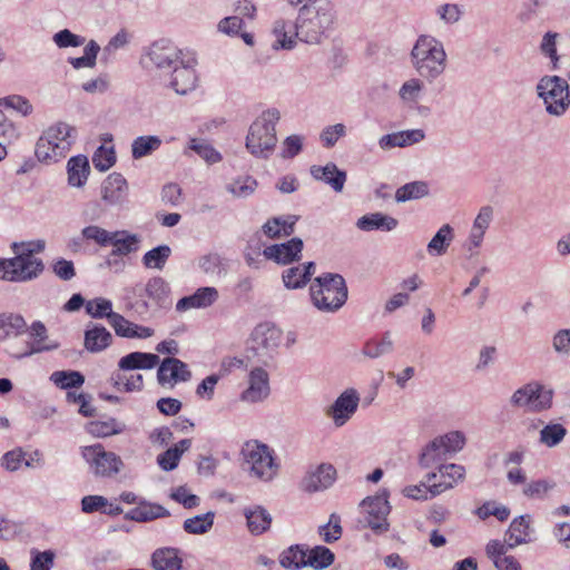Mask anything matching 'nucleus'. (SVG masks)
Wrapping results in <instances>:
<instances>
[{
  "label": "nucleus",
  "mask_w": 570,
  "mask_h": 570,
  "mask_svg": "<svg viewBox=\"0 0 570 570\" xmlns=\"http://www.w3.org/2000/svg\"><path fill=\"white\" fill-rule=\"evenodd\" d=\"M336 12L331 1L320 2L316 6H303L297 11L295 20L277 19L274 22L273 33L276 37L274 48L291 50L299 40L309 45H317L333 29Z\"/></svg>",
  "instance_id": "obj_1"
},
{
  "label": "nucleus",
  "mask_w": 570,
  "mask_h": 570,
  "mask_svg": "<svg viewBox=\"0 0 570 570\" xmlns=\"http://www.w3.org/2000/svg\"><path fill=\"white\" fill-rule=\"evenodd\" d=\"M410 62L419 77L432 83L448 67L443 42L432 35H420L411 49Z\"/></svg>",
  "instance_id": "obj_2"
},
{
  "label": "nucleus",
  "mask_w": 570,
  "mask_h": 570,
  "mask_svg": "<svg viewBox=\"0 0 570 570\" xmlns=\"http://www.w3.org/2000/svg\"><path fill=\"white\" fill-rule=\"evenodd\" d=\"M279 118L277 109H267L249 126L246 149L256 158L267 159L273 154L277 144L275 127Z\"/></svg>",
  "instance_id": "obj_3"
},
{
  "label": "nucleus",
  "mask_w": 570,
  "mask_h": 570,
  "mask_svg": "<svg viewBox=\"0 0 570 570\" xmlns=\"http://www.w3.org/2000/svg\"><path fill=\"white\" fill-rule=\"evenodd\" d=\"M347 286L340 274L325 273L316 277L309 287L311 301L324 313L337 312L347 301Z\"/></svg>",
  "instance_id": "obj_4"
},
{
  "label": "nucleus",
  "mask_w": 570,
  "mask_h": 570,
  "mask_svg": "<svg viewBox=\"0 0 570 570\" xmlns=\"http://www.w3.org/2000/svg\"><path fill=\"white\" fill-rule=\"evenodd\" d=\"M535 94L551 117L560 118L570 109V86L560 76H542L535 85Z\"/></svg>",
  "instance_id": "obj_5"
},
{
  "label": "nucleus",
  "mask_w": 570,
  "mask_h": 570,
  "mask_svg": "<svg viewBox=\"0 0 570 570\" xmlns=\"http://www.w3.org/2000/svg\"><path fill=\"white\" fill-rule=\"evenodd\" d=\"M73 128L66 122H57L47 128L39 137L35 155L39 161L56 163L70 150L73 139Z\"/></svg>",
  "instance_id": "obj_6"
},
{
  "label": "nucleus",
  "mask_w": 570,
  "mask_h": 570,
  "mask_svg": "<svg viewBox=\"0 0 570 570\" xmlns=\"http://www.w3.org/2000/svg\"><path fill=\"white\" fill-rule=\"evenodd\" d=\"M243 468L249 474L263 482L272 481L278 473V463L274 458V451L258 441L246 442L240 451Z\"/></svg>",
  "instance_id": "obj_7"
},
{
  "label": "nucleus",
  "mask_w": 570,
  "mask_h": 570,
  "mask_svg": "<svg viewBox=\"0 0 570 570\" xmlns=\"http://www.w3.org/2000/svg\"><path fill=\"white\" fill-rule=\"evenodd\" d=\"M45 271L41 258L14 253L11 258H0V279L11 283H27L37 279Z\"/></svg>",
  "instance_id": "obj_8"
},
{
  "label": "nucleus",
  "mask_w": 570,
  "mask_h": 570,
  "mask_svg": "<svg viewBox=\"0 0 570 570\" xmlns=\"http://www.w3.org/2000/svg\"><path fill=\"white\" fill-rule=\"evenodd\" d=\"M282 341V331L271 323L258 324L250 334L248 350L258 356L263 363L277 352Z\"/></svg>",
  "instance_id": "obj_9"
},
{
  "label": "nucleus",
  "mask_w": 570,
  "mask_h": 570,
  "mask_svg": "<svg viewBox=\"0 0 570 570\" xmlns=\"http://www.w3.org/2000/svg\"><path fill=\"white\" fill-rule=\"evenodd\" d=\"M364 513L363 524L371 528L375 534H382L389 530L386 520L391 507L387 501V493L384 491L374 497H368L361 502Z\"/></svg>",
  "instance_id": "obj_10"
},
{
  "label": "nucleus",
  "mask_w": 570,
  "mask_h": 570,
  "mask_svg": "<svg viewBox=\"0 0 570 570\" xmlns=\"http://www.w3.org/2000/svg\"><path fill=\"white\" fill-rule=\"evenodd\" d=\"M198 65L197 56L194 51L188 50L180 58L178 66L173 67L170 72L169 86L178 94L186 95L197 87L198 75L196 66Z\"/></svg>",
  "instance_id": "obj_11"
},
{
  "label": "nucleus",
  "mask_w": 570,
  "mask_h": 570,
  "mask_svg": "<svg viewBox=\"0 0 570 570\" xmlns=\"http://www.w3.org/2000/svg\"><path fill=\"white\" fill-rule=\"evenodd\" d=\"M552 392L538 383H529L515 390L510 403L515 407H527L533 412H540L551 406Z\"/></svg>",
  "instance_id": "obj_12"
},
{
  "label": "nucleus",
  "mask_w": 570,
  "mask_h": 570,
  "mask_svg": "<svg viewBox=\"0 0 570 570\" xmlns=\"http://www.w3.org/2000/svg\"><path fill=\"white\" fill-rule=\"evenodd\" d=\"M82 458L96 475L110 476L120 471L122 461L114 452H108L101 444L82 448Z\"/></svg>",
  "instance_id": "obj_13"
},
{
  "label": "nucleus",
  "mask_w": 570,
  "mask_h": 570,
  "mask_svg": "<svg viewBox=\"0 0 570 570\" xmlns=\"http://www.w3.org/2000/svg\"><path fill=\"white\" fill-rule=\"evenodd\" d=\"M360 404V394L355 389H346L334 403L325 410L336 428L345 425L356 413Z\"/></svg>",
  "instance_id": "obj_14"
},
{
  "label": "nucleus",
  "mask_w": 570,
  "mask_h": 570,
  "mask_svg": "<svg viewBox=\"0 0 570 570\" xmlns=\"http://www.w3.org/2000/svg\"><path fill=\"white\" fill-rule=\"evenodd\" d=\"M188 49H178L174 46L155 42L150 46L146 57L149 62L161 72H169L173 67L178 66L180 58Z\"/></svg>",
  "instance_id": "obj_15"
},
{
  "label": "nucleus",
  "mask_w": 570,
  "mask_h": 570,
  "mask_svg": "<svg viewBox=\"0 0 570 570\" xmlns=\"http://www.w3.org/2000/svg\"><path fill=\"white\" fill-rule=\"evenodd\" d=\"M129 187L126 178L119 173L109 174L100 187V196L106 205L122 206L128 200Z\"/></svg>",
  "instance_id": "obj_16"
},
{
  "label": "nucleus",
  "mask_w": 570,
  "mask_h": 570,
  "mask_svg": "<svg viewBox=\"0 0 570 570\" xmlns=\"http://www.w3.org/2000/svg\"><path fill=\"white\" fill-rule=\"evenodd\" d=\"M190 379L191 372L188 365L176 357L164 358L157 371V380L160 385L174 386L179 382H188Z\"/></svg>",
  "instance_id": "obj_17"
},
{
  "label": "nucleus",
  "mask_w": 570,
  "mask_h": 570,
  "mask_svg": "<svg viewBox=\"0 0 570 570\" xmlns=\"http://www.w3.org/2000/svg\"><path fill=\"white\" fill-rule=\"evenodd\" d=\"M336 479V470L332 464L322 463L307 471L302 480V488L308 493L328 489Z\"/></svg>",
  "instance_id": "obj_18"
},
{
  "label": "nucleus",
  "mask_w": 570,
  "mask_h": 570,
  "mask_svg": "<svg viewBox=\"0 0 570 570\" xmlns=\"http://www.w3.org/2000/svg\"><path fill=\"white\" fill-rule=\"evenodd\" d=\"M303 240L298 237H293L286 243L265 247L263 254L267 259L274 261L277 264L287 265L301 258Z\"/></svg>",
  "instance_id": "obj_19"
},
{
  "label": "nucleus",
  "mask_w": 570,
  "mask_h": 570,
  "mask_svg": "<svg viewBox=\"0 0 570 570\" xmlns=\"http://www.w3.org/2000/svg\"><path fill=\"white\" fill-rule=\"evenodd\" d=\"M269 376L262 367H254L249 372L248 387L242 393L240 399L245 402L256 403L269 395Z\"/></svg>",
  "instance_id": "obj_20"
},
{
  "label": "nucleus",
  "mask_w": 570,
  "mask_h": 570,
  "mask_svg": "<svg viewBox=\"0 0 570 570\" xmlns=\"http://www.w3.org/2000/svg\"><path fill=\"white\" fill-rule=\"evenodd\" d=\"M532 517L530 514H522L514 518L507 532L505 538L510 549L518 546L528 544L534 540V530L531 527Z\"/></svg>",
  "instance_id": "obj_21"
},
{
  "label": "nucleus",
  "mask_w": 570,
  "mask_h": 570,
  "mask_svg": "<svg viewBox=\"0 0 570 570\" xmlns=\"http://www.w3.org/2000/svg\"><path fill=\"white\" fill-rule=\"evenodd\" d=\"M219 297L215 287L198 288L194 294L181 297L176 304L177 312H186L191 308H206L212 306Z\"/></svg>",
  "instance_id": "obj_22"
},
{
  "label": "nucleus",
  "mask_w": 570,
  "mask_h": 570,
  "mask_svg": "<svg viewBox=\"0 0 570 570\" xmlns=\"http://www.w3.org/2000/svg\"><path fill=\"white\" fill-rule=\"evenodd\" d=\"M439 473L443 481L433 483L430 487L431 498L436 497L449 489H452L459 481H462L465 476V469L463 465L455 463L440 464Z\"/></svg>",
  "instance_id": "obj_23"
},
{
  "label": "nucleus",
  "mask_w": 570,
  "mask_h": 570,
  "mask_svg": "<svg viewBox=\"0 0 570 570\" xmlns=\"http://www.w3.org/2000/svg\"><path fill=\"white\" fill-rule=\"evenodd\" d=\"M29 335L32 338L31 343L27 344L23 352L16 354L18 358L30 356L32 354L56 350L58 344H47L48 332L41 321H35L29 327Z\"/></svg>",
  "instance_id": "obj_24"
},
{
  "label": "nucleus",
  "mask_w": 570,
  "mask_h": 570,
  "mask_svg": "<svg viewBox=\"0 0 570 570\" xmlns=\"http://www.w3.org/2000/svg\"><path fill=\"white\" fill-rule=\"evenodd\" d=\"M311 175L314 179L330 185L334 191L341 193L346 181V173L338 169L334 163H327L325 166H312Z\"/></svg>",
  "instance_id": "obj_25"
},
{
  "label": "nucleus",
  "mask_w": 570,
  "mask_h": 570,
  "mask_svg": "<svg viewBox=\"0 0 570 570\" xmlns=\"http://www.w3.org/2000/svg\"><path fill=\"white\" fill-rule=\"evenodd\" d=\"M111 333L100 324H92L85 331L83 346L90 353H100L112 344Z\"/></svg>",
  "instance_id": "obj_26"
},
{
  "label": "nucleus",
  "mask_w": 570,
  "mask_h": 570,
  "mask_svg": "<svg viewBox=\"0 0 570 570\" xmlns=\"http://www.w3.org/2000/svg\"><path fill=\"white\" fill-rule=\"evenodd\" d=\"M243 514L246 518L248 531L253 535H259L269 530L273 518L264 507L258 504L247 507Z\"/></svg>",
  "instance_id": "obj_27"
},
{
  "label": "nucleus",
  "mask_w": 570,
  "mask_h": 570,
  "mask_svg": "<svg viewBox=\"0 0 570 570\" xmlns=\"http://www.w3.org/2000/svg\"><path fill=\"white\" fill-rule=\"evenodd\" d=\"M169 515L170 512L161 504L140 500L136 508L126 513L125 518L136 522H149Z\"/></svg>",
  "instance_id": "obj_28"
},
{
  "label": "nucleus",
  "mask_w": 570,
  "mask_h": 570,
  "mask_svg": "<svg viewBox=\"0 0 570 570\" xmlns=\"http://www.w3.org/2000/svg\"><path fill=\"white\" fill-rule=\"evenodd\" d=\"M316 265L308 262L303 265L293 266L283 272L282 278L284 286L288 289H297L304 287L315 273Z\"/></svg>",
  "instance_id": "obj_29"
},
{
  "label": "nucleus",
  "mask_w": 570,
  "mask_h": 570,
  "mask_svg": "<svg viewBox=\"0 0 570 570\" xmlns=\"http://www.w3.org/2000/svg\"><path fill=\"white\" fill-rule=\"evenodd\" d=\"M150 564L154 570H181L183 559L179 549L164 547L156 549L151 554Z\"/></svg>",
  "instance_id": "obj_30"
},
{
  "label": "nucleus",
  "mask_w": 570,
  "mask_h": 570,
  "mask_svg": "<svg viewBox=\"0 0 570 570\" xmlns=\"http://www.w3.org/2000/svg\"><path fill=\"white\" fill-rule=\"evenodd\" d=\"M397 224L399 222L394 217L376 212L360 217L356 227L363 232H391L396 228Z\"/></svg>",
  "instance_id": "obj_31"
},
{
  "label": "nucleus",
  "mask_w": 570,
  "mask_h": 570,
  "mask_svg": "<svg viewBox=\"0 0 570 570\" xmlns=\"http://www.w3.org/2000/svg\"><path fill=\"white\" fill-rule=\"evenodd\" d=\"M68 184L80 188L86 185L90 174L89 160L85 155L71 157L67 163Z\"/></svg>",
  "instance_id": "obj_32"
},
{
  "label": "nucleus",
  "mask_w": 570,
  "mask_h": 570,
  "mask_svg": "<svg viewBox=\"0 0 570 570\" xmlns=\"http://www.w3.org/2000/svg\"><path fill=\"white\" fill-rule=\"evenodd\" d=\"M159 363V356L153 353L131 352L118 362L121 371L151 370Z\"/></svg>",
  "instance_id": "obj_33"
},
{
  "label": "nucleus",
  "mask_w": 570,
  "mask_h": 570,
  "mask_svg": "<svg viewBox=\"0 0 570 570\" xmlns=\"http://www.w3.org/2000/svg\"><path fill=\"white\" fill-rule=\"evenodd\" d=\"M146 295L151 304L159 308H166L171 305L169 298L170 287L161 277H151L146 284Z\"/></svg>",
  "instance_id": "obj_34"
},
{
  "label": "nucleus",
  "mask_w": 570,
  "mask_h": 570,
  "mask_svg": "<svg viewBox=\"0 0 570 570\" xmlns=\"http://www.w3.org/2000/svg\"><path fill=\"white\" fill-rule=\"evenodd\" d=\"M27 322L22 315L16 313L0 314V341L17 337L27 331Z\"/></svg>",
  "instance_id": "obj_35"
},
{
  "label": "nucleus",
  "mask_w": 570,
  "mask_h": 570,
  "mask_svg": "<svg viewBox=\"0 0 570 570\" xmlns=\"http://www.w3.org/2000/svg\"><path fill=\"white\" fill-rule=\"evenodd\" d=\"M126 424L115 417L91 421L87 424V432L96 438H107L126 431Z\"/></svg>",
  "instance_id": "obj_36"
},
{
  "label": "nucleus",
  "mask_w": 570,
  "mask_h": 570,
  "mask_svg": "<svg viewBox=\"0 0 570 570\" xmlns=\"http://www.w3.org/2000/svg\"><path fill=\"white\" fill-rule=\"evenodd\" d=\"M191 445V440L184 439L174 446L167 449L157 456V463L164 471H173L177 468L179 460L185 451Z\"/></svg>",
  "instance_id": "obj_37"
},
{
  "label": "nucleus",
  "mask_w": 570,
  "mask_h": 570,
  "mask_svg": "<svg viewBox=\"0 0 570 570\" xmlns=\"http://www.w3.org/2000/svg\"><path fill=\"white\" fill-rule=\"evenodd\" d=\"M454 238V229L451 225L444 224L428 243L426 250L432 256H442L446 253Z\"/></svg>",
  "instance_id": "obj_38"
},
{
  "label": "nucleus",
  "mask_w": 570,
  "mask_h": 570,
  "mask_svg": "<svg viewBox=\"0 0 570 570\" xmlns=\"http://www.w3.org/2000/svg\"><path fill=\"white\" fill-rule=\"evenodd\" d=\"M115 233H121L118 236H112L110 245L114 246L110 256H126L128 254L138 250L139 237L136 234H130L127 230H116Z\"/></svg>",
  "instance_id": "obj_39"
},
{
  "label": "nucleus",
  "mask_w": 570,
  "mask_h": 570,
  "mask_svg": "<svg viewBox=\"0 0 570 570\" xmlns=\"http://www.w3.org/2000/svg\"><path fill=\"white\" fill-rule=\"evenodd\" d=\"M257 180L249 176H238L225 185V189L235 198H247L257 189Z\"/></svg>",
  "instance_id": "obj_40"
},
{
  "label": "nucleus",
  "mask_w": 570,
  "mask_h": 570,
  "mask_svg": "<svg viewBox=\"0 0 570 570\" xmlns=\"http://www.w3.org/2000/svg\"><path fill=\"white\" fill-rule=\"evenodd\" d=\"M442 448V443H438V438L433 439L423 448L419 458V464L428 469L450 458Z\"/></svg>",
  "instance_id": "obj_41"
},
{
  "label": "nucleus",
  "mask_w": 570,
  "mask_h": 570,
  "mask_svg": "<svg viewBox=\"0 0 570 570\" xmlns=\"http://www.w3.org/2000/svg\"><path fill=\"white\" fill-rule=\"evenodd\" d=\"M161 146V139L158 136H139L131 142V156L134 159H141L158 150Z\"/></svg>",
  "instance_id": "obj_42"
},
{
  "label": "nucleus",
  "mask_w": 570,
  "mask_h": 570,
  "mask_svg": "<svg viewBox=\"0 0 570 570\" xmlns=\"http://www.w3.org/2000/svg\"><path fill=\"white\" fill-rule=\"evenodd\" d=\"M429 195V185L423 180L407 183L399 187L395 191V200L405 203L413 199H420Z\"/></svg>",
  "instance_id": "obj_43"
},
{
  "label": "nucleus",
  "mask_w": 570,
  "mask_h": 570,
  "mask_svg": "<svg viewBox=\"0 0 570 570\" xmlns=\"http://www.w3.org/2000/svg\"><path fill=\"white\" fill-rule=\"evenodd\" d=\"M215 512L208 511L204 514H197L188 518L183 523V529L189 534H205L214 525Z\"/></svg>",
  "instance_id": "obj_44"
},
{
  "label": "nucleus",
  "mask_w": 570,
  "mask_h": 570,
  "mask_svg": "<svg viewBox=\"0 0 570 570\" xmlns=\"http://www.w3.org/2000/svg\"><path fill=\"white\" fill-rule=\"evenodd\" d=\"M394 343L391 337V332H385L380 341L368 340L365 342L362 353L370 358H377L385 354L393 352Z\"/></svg>",
  "instance_id": "obj_45"
},
{
  "label": "nucleus",
  "mask_w": 570,
  "mask_h": 570,
  "mask_svg": "<svg viewBox=\"0 0 570 570\" xmlns=\"http://www.w3.org/2000/svg\"><path fill=\"white\" fill-rule=\"evenodd\" d=\"M307 551L301 546H291L287 550L283 551L279 558L282 567L287 569H301L307 567Z\"/></svg>",
  "instance_id": "obj_46"
},
{
  "label": "nucleus",
  "mask_w": 570,
  "mask_h": 570,
  "mask_svg": "<svg viewBox=\"0 0 570 570\" xmlns=\"http://www.w3.org/2000/svg\"><path fill=\"white\" fill-rule=\"evenodd\" d=\"M307 567L316 570L328 568L334 562V553L324 546H316L307 553Z\"/></svg>",
  "instance_id": "obj_47"
},
{
  "label": "nucleus",
  "mask_w": 570,
  "mask_h": 570,
  "mask_svg": "<svg viewBox=\"0 0 570 570\" xmlns=\"http://www.w3.org/2000/svg\"><path fill=\"white\" fill-rule=\"evenodd\" d=\"M50 381L62 390L80 387L85 383V376L78 371H56L50 375Z\"/></svg>",
  "instance_id": "obj_48"
},
{
  "label": "nucleus",
  "mask_w": 570,
  "mask_h": 570,
  "mask_svg": "<svg viewBox=\"0 0 570 570\" xmlns=\"http://www.w3.org/2000/svg\"><path fill=\"white\" fill-rule=\"evenodd\" d=\"M171 254L168 245H159L142 256V264L147 268L163 269Z\"/></svg>",
  "instance_id": "obj_49"
},
{
  "label": "nucleus",
  "mask_w": 570,
  "mask_h": 570,
  "mask_svg": "<svg viewBox=\"0 0 570 570\" xmlns=\"http://www.w3.org/2000/svg\"><path fill=\"white\" fill-rule=\"evenodd\" d=\"M559 37V33L548 31L543 35L540 43V51L544 57L550 59L552 70L559 69L560 66V56L557 51V41Z\"/></svg>",
  "instance_id": "obj_50"
},
{
  "label": "nucleus",
  "mask_w": 570,
  "mask_h": 570,
  "mask_svg": "<svg viewBox=\"0 0 570 570\" xmlns=\"http://www.w3.org/2000/svg\"><path fill=\"white\" fill-rule=\"evenodd\" d=\"M85 308L88 315L92 318H107L110 321V316L115 315L112 311V303L110 299L104 297H97L86 302Z\"/></svg>",
  "instance_id": "obj_51"
},
{
  "label": "nucleus",
  "mask_w": 570,
  "mask_h": 570,
  "mask_svg": "<svg viewBox=\"0 0 570 570\" xmlns=\"http://www.w3.org/2000/svg\"><path fill=\"white\" fill-rule=\"evenodd\" d=\"M189 149L195 151L209 165L219 163L222 160L220 153L204 139L191 138L189 140Z\"/></svg>",
  "instance_id": "obj_52"
},
{
  "label": "nucleus",
  "mask_w": 570,
  "mask_h": 570,
  "mask_svg": "<svg viewBox=\"0 0 570 570\" xmlns=\"http://www.w3.org/2000/svg\"><path fill=\"white\" fill-rule=\"evenodd\" d=\"M567 435V429L560 423H550L540 431V442L548 448H554Z\"/></svg>",
  "instance_id": "obj_53"
},
{
  "label": "nucleus",
  "mask_w": 570,
  "mask_h": 570,
  "mask_svg": "<svg viewBox=\"0 0 570 570\" xmlns=\"http://www.w3.org/2000/svg\"><path fill=\"white\" fill-rule=\"evenodd\" d=\"M120 233L109 232L97 225H89L82 228L81 236L86 240H94L99 246H108L112 242V236L116 237Z\"/></svg>",
  "instance_id": "obj_54"
},
{
  "label": "nucleus",
  "mask_w": 570,
  "mask_h": 570,
  "mask_svg": "<svg viewBox=\"0 0 570 570\" xmlns=\"http://www.w3.org/2000/svg\"><path fill=\"white\" fill-rule=\"evenodd\" d=\"M423 80L421 77L406 80L399 90L400 98L405 102H416L424 88Z\"/></svg>",
  "instance_id": "obj_55"
},
{
  "label": "nucleus",
  "mask_w": 570,
  "mask_h": 570,
  "mask_svg": "<svg viewBox=\"0 0 570 570\" xmlns=\"http://www.w3.org/2000/svg\"><path fill=\"white\" fill-rule=\"evenodd\" d=\"M438 443H442V449L446 451L449 456H452L463 449L465 444V436L460 431H452L438 436Z\"/></svg>",
  "instance_id": "obj_56"
},
{
  "label": "nucleus",
  "mask_w": 570,
  "mask_h": 570,
  "mask_svg": "<svg viewBox=\"0 0 570 570\" xmlns=\"http://www.w3.org/2000/svg\"><path fill=\"white\" fill-rule=\"evenodd\" d=\"M116 163V154L114 147L100 146L92 156L95 168L101 173L107 171Z\"/></svg>",
  "instance_id": "obj_57"
},
{
  "label": "nucleus",
  "mask_w": 570,
  "mask_h": 570,
  "mask_svg": "<svg viewBox=\"0 0 570 570\" xmlns=\"http://www.w3.org/2000/svg\"><path fill=\"white\" fill-rule=\"evenodd\" d=\"M30 556V570H51L55 566L56 553L52 550L31 549Z\"/></svg>",
  "instance_id": "obj_58"
},
{
  "label": "nucleus",
  "mask_w": 570,
  "mask_h": 570,
  "mask_svg": "<svg viewBox=\"0 0 570 570\" xmlns=\"http://www.w3.org/2000/svg\"><path fill=\"white\" fill-rule=\"evenodd\" d=\"M556 487V483L546 479L534 480L527 483L522 493L530 499H543L549 491Z\"/></svg>",
  "instance_id": "obj_59"
},
{
  "label": "nucleus",
  "mask_w": 570,
  "mask_h": 570,
  "mask_svg": "<svg viewBox=\"0 0 570 570\" xmlns=\"http://www.w3.org/2000/svg\"><path fill=\"white\" fill-rule=\"evenodd\" d=\"M1 106L11 108L23 117L31 115L33 111L31 102L26 97L20 95H11L0 98V107Z\"/></svg>",
  "instance_id": "obj_60"
},
{
  "label": "nucleus",
  "mask_w": 570,
  "mask_h": 570,
  "mask_svg": "<svg viewBox=\"0 0 570 570\" xmlns=\"http://www.w3.org/2000/svg\"><path fill=\"white\" fill-rule=\"evenodd\" d=\"M318 533L326 543L337 541L342 535L340 517L335 513L331 514L328 522L318 528Z\"/></svg>",
  "instance_id": "obj_61"
},
{
  "label": "nucleus",
  "mask_w": 570,
  "mask_h": 570,
  "mask_svg": "<svg viewBox=\"0 0 570 570\" xmlns=\"http://www.w3.org/2000/svg\"><path fill=\"white\" fill-rule=\"evenodd\" d=\"M475 513L481 520H485L487 518L493 515L499 521H505L510 515V509L505 505H498L495 502L488 501L479 507Z\"/></svg>",
  "instance_id": "obj_62"
},
{
  "label": "nucleus",
  "mask_w": 570,
  "mask_h": 570,
  "mask_svg": "<svg viewBox=\"0 0 570 570\" xmlns=\"http://www.w3.org/2000/svg\"><path fill=\"white\" fill-rule=\"evenodd\" d=\"M463 8L456 3H444L436 8V16L446 24H454L460 21Z\"/></svg>",
  "instance_id": "obj_63"
},
{
  "label": "nucleus",
  "mask_w": 570,
  "mask_h": 570,
  "mask_svg": "<svg viewBox=\"0 0 570 570\" xmlns=\"http://www.w3.org/2000/svg\"><path fill=\"white\" fill-rule=\"evenodd\" d=\"M11 250L13 253H23L24 256L36 257V254H40L46 248V242L43 239H36L30 242H13L11 244Z\"/></svg>",
  "instance_id": "obj_64"
}]
</instances>
